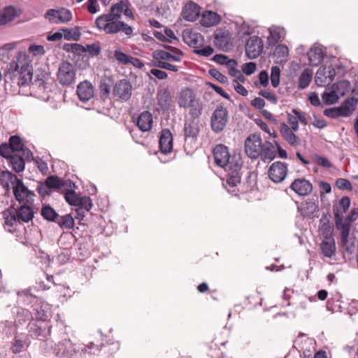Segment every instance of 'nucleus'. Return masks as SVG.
I'll list each match as a JSON object with an SVG mask.
<instances>
[{
	"instance_id": "nucleus-4",
	"label": "nucleus",
	"mask_w": 358,
	"mask_h": 358,
	"mask_svg": "<svg viewBox=\"0 0 358 358\" xmlns=\"http://www.w3.org/2000/svg\"><path fill=\"white\" fill-rule=\"evenodd\" d=\"M1 183L6 188L9 187L8 181L11 183L14 196L18 202L23 203L24 204L33 203L34 194L28 189L22 180L17 178L15 175L8 171H3L1 173Z\"/></svg>"
},
{
	"instance_id": "nucleus-9",
	"label": "nucleus",
	"mask_w": 358,
	"mask_h": 358,
	"mask_svg": "<svg viewBox=\"0 0 358 358\" xmlns=\"http://www.w3.org/2000/svg\"><path fill=\"white\" fill-rule=\"evenodd\" d=\"M229 119L228 111L226 108L218 106L210 117V127L215 133H220L225 128Z\"/></svg>"
},
{
	"instance_id": "nucleus-40",
	"label": "nucleus",
	"mask_w": 358,
	"mask_h": 358,
	"mask_svg": "<svg viewBox=\"0 0 358 358\" xmlns=\"http://www.w3.org/2000/svg\"><path fill=\"white\" fill-rule=\"evenodd\" d=\"M56 223L61 227L70 229L74 226V219L70 214L57 217Z\"/></svg>"
},
{
	"instance_id": "nucleus-23",
	"label": "nucleus",
	"mask_w": 358,
	"mask_h": 358,
	"mask_svg": "<svg viewBox=\"0 0 358 358\" xmlns=\"http://www.w3.org/2000/svg\"><path fill=\"white\" fill-rule=\"evenodd\" d=\"M200 14V7L194 2L189 1L185 6L182 10V15L185 20L190 22L195 21Z\"/></svg>"
},
{
	"instance_id": "nucleus-35",
	"label": "nucleus",
	"mask_w": 358,
	"mask_h": 358,
	"mask_svg": "<svg viewBox=\"0 0 358 358\" xmlns=\"http://www.w3.org/2000/svg\"><path fill=\"white\" fill-rule=\"evenodd\" d=\"M350 83L348 80H341L337 83H334L331 86V89L335 91L336 94L341 98L345 95L349 91Z\"/></svg>"
},
{
	"instance_id": "nucleus-5",
	"label": "nucleus",
	"mask_w": 358,
	"mask_h": 358,
	"mask_svg": "<svg viewBox=\"0 0 358 358\" xmlns=\"http://www.w3.org/2000/svg\"><path fill=\"white\" fill-rule=\"evenodd\" d=\"M87 350H94L93 352L90 351V354H95L99 350L97 345L90 343L89 346L80 344L78 346L73 345L70 340L64 339L59 342L55 348L54 352L57 356L64 357V358H71L74 355L80 352V355L85 353Z\"/></svg>"
},
{
	"instance_id": "nucleus-56",
	"label": "nucleus",
	"mask_w": 358,
	"mask_h": 358,
	"mask_svg": "<svg viewBox=\"0 0 358 358\" xmlns=\"http://www.w3.org/2000/svg\"><path fill=\"white\" fill-rule=\"evenodd\" d=\"M252 29L251 27L245 22H243L241 26L238 27V33L241 36V38L249 36L252 34Z\"/></svg>"
},
{
	"instance_id": "nucleus-12",
	"label": "nucleus",
	"mask_w": 358,
	"mask_h": 358,
	"mask_svg": "<svg viewBox=\"0 0 358 358\" xmlns=\"http://www.w3.org/2000/svg\"><path fill=\"white\" fill-rule=\"evenodd\" d=\"M133 92V87L129 81L122 79L117 82L113 87V96L120 99L122 101H128Z\"/></svg>"
},
{
	"instance_id": "nucleus-31",
	"label": "nucleus",
	"mask_w": 358,
	"mask_h": 358,
	"mask_svg": "<svg viewBox=\"0 0 358 358\" xmlns=\"http://www.w3.org/2000/svg\"><path fill=\"white\" fill-rule=\"evenodd\" d=\"M269 36L268 40L270 44H275L280 39L284 38L285 31L283 28L277 26H271L268 29Z\"/></svg>"
},
{
	"instance_id": "nucleus-48",
	"label": "nucleus",
	"mask_w": 358,
	"mask_h": 358,
	"mask_svg": "<svg viewBox=\"0 0 358 358\" xmlns=\"http://www.w3.org/2000/svg\"><path fill=\"white\" fill-rule=\"evenodd\" d=\"M45 183L49 189H59L64 185L62 181L58 177L55 176L48 177Z\"/></svg>"
},
{
	"instance_id": "nucleus-28",
	"label": "nucleus",
	"mask_w": 358,
	"mask_h": 358,
	"mask_svg": "<svg viewBox=\"0 0 358 358\" xmlns=\"http://www.w3.org/2000/svg\"><path fill=\"white\" fill-rule=\"evenodd\" d=\"M324 52L320 47L314 46L310 48L308 52L310 65L317 66L320 64L324 59Z\"/></svg>"
},
{
	"instance_id": "nucleus-57",
	"label": "nucleus",
	"mask_w": 358,
	"mask_h": 358,
	"mask_svg": "<svg viewBox=\"0 0 358 358\" xmlns=\"http://www.w3.org/2000/svg\"><path fill=\"white\" fill-rule=\"evenodd\" d=\"M259 94L273 104H276L278 103L276 96L273 93L266 90L259 91Z\"/></svg>"
},
{
	"instance_id": "nucleus-37",
	"label": "nucleus",
	"mask_w": 358,
	"mask_h": 358,
	"mask_svg": "<svg viewBox=\"0 0 358 358\" xmlns=\"http://www.w3.org/2000/svg\"><path fill=\"white\" fill-rule=\"evenodd\" d=\"M152 56L156 61L173 62V60H178V58L172 57L171 52L163 50L154 51Z\"/></svg>"
},
{
	"instance_id": "nucleus-53",
	"label": "nucleus",
	"mask_w": 358,
	"mask_h": 358,
	"mask_svg": "<svg viewBox=\"0 0 358 358\" xmlns=\"http://www.w3.org/2000/svg\"><path fill=\"white\" fill-rule=\"evenodd\" d=\"M155 66L156 67L169 70L173 72H177L178 71V66L173 65L167 62L164 61H155Z\"/></svg>"
},
{
	"instance_id": "nucleus-63",
	"label": "nucleus",
	"mask_w": 358,
	"mask_h": 358,
	"mask_svg": "<svg viewBox=\"0 0 358 358\" xmlns=\"http://www.w3.org/2000/svg\"><path fill=\"white\" fill-rule=\"evenodd\" d=\"M150 72L151 75L154 76L159 80H164L168 77V75L165 71L158 69H152Z\"/></svg>"
},
{
	"instance_id": "nucleus-6",
	"label": "nucleus",
	"mask_w": 358,
	"mask_h": 358,
	"mask_svg": "<svg viewBox=\"0 0 358 358\" xmlns=\"http://www.w3.org/2000/svg\"><path fill=\"white\" fill-rule=\"evenodd\" d=\"M178 104L185 109L189 108V114L193 117H199L202 113V104L196 98V94L189 88L182 89L178 94Z\"/></svg>"
},
{
	"instance_id": "nucleus-32",
	"label": "nucleus",
	"mask_w": 358,
	"mask_h": 358,
	"mask_svg": "<svg viewBox=\"0 0 358 358\" xmlns=\"http://www.w3.org/2000/svg\"><path fill=\"white\" fill-rule=\"evenodd\" d=\"M16 215L20 222H28L33 218L34 211L29 204H24L16 210Z\"/></svg>"
},
{
	"instance_id": "nucleus-36",
	"label": "nucleus",
	"mask_w": 358,
	"mask_h": 358,
	"mask_svg": "<svg viewBox=\"0 0 358 358\" xmlns=\"http://www.w3.org/2000/svg\"><path fill=\"white\" fill-rule=\"evenodd\" d=\"M263 160H272L275 157V148L272 143L266 142L262 146V152L260 155Z\"/></svg>"
},
{
	"instance_id": "nucleus-25",
	"label": "nucleus",
	"mask_w": 358,
	"mask_h": 358,
	"mask_svg": "<svg viewBox=\"0 0 358 358\" xmlns=\"http://www.w3.org/2000/svg\"><path fill=\"white\" fill-rule=\"evenodd\" d=\"M152 115L149 111L142 112L137 118V126L143 132L150 131L152 127Z\"/></svg>"
},
{
	"instance_id": "nucleus-20",
	"label": "nucleus",
	"mask_w": 358,
	"mask_h": 358,
	"mask_svg": "<svg viewBox=\"0 0 358 358\" xmlns=\"http://www.w3.org/2000/svg\"><path fill=\"white\" fill-rule=\"evenodd\" d=\"M77 94L80 101L86 102L94 96V87L89 81L81 82L77 86Z\"/></svg>"
},
{
	"instance_id": "nucleus-19",
	"label": "nucleus",
	"mask_w": 358,
	"mask_h": 358,
	"mask_svg": "<svg viewBox=\"0 0 358 358\" xmlns=\"http://www.w3.org/2000/svg\"><path fill=\"white\" fill-rule=\"evenodd\" d=\"M2 214L4 220V229L8 232H12L14 230V227L18 222H20L16 215V210L14 208L8 209L4 210Z\"/></svg>"
},
{
	"instance_id": "nucleus-13",
	"label": "nucleus",
	"mask_w": 358,
	"mask_h": 358,
	"mask_svg": "<svg viewBox=\"0 0 358 358\" xmlns=\"http://www.w3.org/2000/svg\"><path fill=\"white\" fill-rule=\"evenodd\" d=\"M264 43L261 38L254 36L250 37L245 44V54L250 59H256L262 52Z\"/></svg>"
},
{
	"instance_id": "nucleus-38",
	"label": "nucleus",
	"mask_w": 358,
	"mask_h": 358,
	"mask_svg": "<svg viewBox=\"0 0 358 358\" xmlns=\"http://www.w3.org/2000/svg\"><path fill=\"white\" fill-rule=\"evenodd\" d=\"M34 310L35 311V316L37 320L45 322L49 318L50 313L48 304L36 307Z\"/></svg>"
},
{
	"instance_id": "nucleus-2",
	"label": "nucleus",
	"mask_w": 358,
	"mask_h": 358,
	"mask_svg": "<svg viewBox=\"0 0 358 358\" xmlns=\"http://www.w3.org/2000/svg\"><path fill=\"white\" fill-rule=\"evenodd\" d=\"M215 164L227 172L226 183L234 187L241 182L240 171L243 166L241 155L234 152L230 155L229 149L223 144L217 145L213 149Z\"/></svg>"
},
{
	"instance_id": "nucleus-55",
	"label": "nucleus",
	"mask_w": 358,
	"mask_h": 358,
	"mask_svg": "<svg viewBox=\"0 0 358 358\" xmlns=\"http://www.w3.org/2000/svg\"><path fill=\"white\" fill-rule=\"evenodd\" d=\"M228 71H229V74L231 76L234 78V80L233 82L244 83L245 81V77L243 76V75L239 70H238L236 69H233L228 70Z\"/></svg>"
},
{
	"instance_id": "nucleus-61",
	"label": "nucleus",
	"mask_w": 358,
	"mask_h": 358,
	"mask_svg": "<svg viewBox=\"0 0 358 358\" xmlns=\"http://www.w3.org/2000/svg\"><path fill=\"white\" fill-rule=\"evenodd\" d=\"M287 120L289 124L291 125V129L294 131H296L299 129V122L296 115H293L290 113L287 114Z\"/></svg>"
},
{
	"instance_id": "nucleus-1",
	"label": "nucleus",
	"mask_w": 358,
	"mask_h": 358,
	"mask_svg": "<svg viewBox=\"0 0 358 358\" xmlns=\"http://www.w3.org/2000/svg\"><path fill=\"white\" fill-rule=\"evenodd\" d=\"M122 13L127 17L134 18L133 13L129 8L127 1H119L111 6L109 13L98 17L96 20L98 29L104 31L108 34H113L122 31L126 35H131L132 28L120 20Z\"/></svg>"
},
{
	"instance_id": "nucleus-33",
	"label": "nucleus",
	"mask_w": 358,
	"mask_h": 358,
	"mask_svg": "<svg viewBox=\"0 0 358 358\" xmlns=\"http://www.w3.org/2000/svg\"><path fill=\"white\" fill-rule=\"evenodd\" d=\"M184 132L186 139L188 138H196L199 134V127L196 122L189 120L185 124Z\"/></svg>"
},
{
	"instance_id": "nucleus-18",
	"label": "nucleus",
	"mask_w": 358,
	"mask_h": 358,
	"mask_svg": "<svg viewBox=\"0 0 358 358\" xmlns=\"http://www.w3.org/2000/svg\"><path fill=\"white\" fill-rule=\"evenodd\" d=\"M21 13V10L14 6H9L5 7L0 11V26L8 24L15 17L20 16Z\"/></svg>"
},
{
	"instance_id": "nucleus-15",
	"label": "nucleus",
	"mask_w": 358,
	"mask_h": 358,
	"mask_svg": "<svg viewBox=\"0 0 358 358\" xmlns=\"http://www.w3.org/2000/svg\"><path fill=\"white\" fill-rule=\"evenodd\" d=\"M336 76V71L331 66H321L316 72L315 83L322 87L331 83Z\"/></svg>"
},
{
	"instance_id": "nucleus-26",
	"label": "nucleus",
	"mask_w": 358,
	"mask_h": 358,
	"mask_svg": "<svg viewBox=\"0 0 358 358\" xmlns=\"http://www.w3.org/2000/svg\"><path fill=\"white\" fill-rule=\"evenodd\" d=\"M320 249L324 256L331 257L336 252V244L331 236H326L320 244Z\"/></svg>"
},
{
	"instance_id": "nucleus-60",
	"label": "nucleus",
	"mask_w": 358,
	"mask_h": 358,
	"mask_svg": "<svg viewBox=\"0 0 358 358\" xmlns=\"http://www.w3.org/2000/svg\"><path fill=\"white\" fill-rule=\"evenodd\" d=\"M210 74L221 83H227V78L216 69L210 70Z\"/></svg>"
},
{
	"instance_id": "nucleus-43",
	"label": "nucleus",
	"mask_w": 358,
	"mask_h": 358,
	"mask_svg": "<svg viewBox=\"0 0 358 358\" xmlns=\"http://www.w3.org/2000/svg\"><path fill=\"white\" fill-rule=\"evenodd\" d=\"M357 102L354 99H347L341 106V115L343 117L350 115L355 110Z\"/></svg>"
},
{
	"instance_id": "nucleus-52",
	"label": "nucleus",
	"mask_w": 358,
	"mask_h": 358,
	"mask_svg": "<svg viewBox=\"0 0 358 358\" xmlns=\"http://www.w3.org/2000/svg\"><path fill=\"white\" fill-rule=\"evenodd\" d=\"M79 197L80 196L72 190H68L64 194V198L66 202L71 206H76L78 204Z\"/></svg>"
},
{
	"instance_id": "nucleus-16",
	"label": "nucleus",
	"mask_w": 358,
	"mask_h": 358,
	"mask_svg": "<svg viewBox=\"0 0 358 358\" xmlns=\"http://www.w3.org/2000/svg\"><path fill=\"white\" fill-rule=\"evenodd\" d=\"M215 45L222 51H228L233 48V38L228 31L217 33L214 40Z\"/></svg>"
},
{
	"instance_id": "nucleus-27",
	"label": "nucleus",
	"mask_w": 358,
	"mask_h": 358,
	"mask_svg": "<svg viewBox=\"0 0 358 358\" xmlns=\"http://www.w3.org/2000/svg\"><path fill=\"white\" fill-rule=\"evenodd\" d=\"M157 99L162 110H167L171 106L172 97L166 89H162L157 92Z\"/></svg>"
},
{
	"instance_id": "nucleus-42",
	"label": "nucleus",
	"mask_w": 358,
	"mask_h": 358,
	"mask_svg": "<svg viewBox=\"0 0 358 358\" xmlns=\"http://www.w3.org/2000/svg\"><path fill=\"white\" fill-rule=\"evenodd\" d=\"M313 71L306 69L301 74L299 80V87L301 89L307 87L312 80Z\"/></svg>"
},
{
	"instance_id": "nucleus-11",
	"label": "nucleus",
	"mask_w": 358,
	"mask_h": 358,
	"mask_svg": "<svg viewBox=\"0 0 358 358\" xmlns=\"http://www.w3.org/2000/svg\"><path fill=\"white\" fill-rule=\"evenodd\" d=\"M45 16L50 23L53 24L66 23L72 20L71 12L64 8L59 10L49 9Z\"/></svg>"
},
{
	"instance_id": "nucleus-49",
	"label": "nucleus",
	"mask_w": 358,
	"mask_h": 358,
	"mask_svg": "<svg viewBox=\"0 0 358 358\" xmlns=\"http://www.w3.org/2000/svg\"><path fill=\"white\" fill-rule=\"evenodd\" d=\"M280 69L278 66H274L271 70V83L273 87H277L280 83Z\"/></svg>"
},
{
	"instance_id": "nucleus-51",
	"label": "nucleus",
	"mask_w": 358,
	"mask_h": 358,
	"mask_svg": "<svg viewBox=\"0 0 358 358\" xmlns=\"http://www.w3.org/2000/svg\"><path fill=\"white\" fill-rule=\"evenodd\" d=\"M78 204L76 206L82 208L86 211H90L92 206V199L89 196L79 197Z\"/></svg>"
},
{
	"instance_id": "nucleus-64",
	"label": "nucleus",
	"mask_w": 358,
	"mask_h": 358,
	"mask_svg": "<svg viewBox=\"0 0 358 358\" xmlns=\"http://www.w3.org/2000/svg\"><path fill=\"white\" fill-rule=\"evenodd\" d=\"M336 185L339 189H348L352 187L350 182L344 178L338 179L336 180Z\"/></svg>"
},
{
	"instance_id": "nucleus-54",
	"label": "nucleus",
	"mask_w": 358,
	"mask_h": 358,
	"mask_svg": "<svg viewBox=\"0 0 358 358\" xmlns=\"http://www.w3.org/2000/svg\"><path fill=\"white\" fill-rule=\"evenodd\" d=\"M13 152L10 144L3 143L0 145V155L2 157L10 159L14 155Z\"/></svg>"
},
{
	"instance_id": "nucleus-62",
	"label": "nucleus",
	"mask_w": 358,
	"mask_h": 358,
	"mask_svg": "<svg viewBox=\"0 0 358 358\" xmlns=\"http://www.w3.org/2000/svg\"><path fill=\"white\" fill-rule=\"evenodd\" d=\"M358 219V208H352L350 212L349 215H348L345 218L343 217L344 222H348L351 224V222L357 220Z\"/></svg>"
},
{
	"instance_id": "nucleus-21",
	"label": "nucleus",
	"mask_w": 358,
	"mask_h": 358,
	"mask_svg": "<svg viewBox=\"0 0 358 358\" xmlns=\"http://www.w3.org/2000/svg\"><path fill=\"white\" fill-rule=\"evenodd\" d=\"M159 143L161 152L163 154L166 155L172 151L173 137L171 132L169 129L162 130Z\"/></svg>"
},
{
	"instance_id": "nucleus-47",
	"label": "nucleus",
	"mask_w": 358,
	"mask_h": 358,
	"mask_svg": "<svg viewBox=\"0 0 358 358\" xmlns=\"http://www.w3.org/2000/svg\"><path fill=\"white\" fill-rule=\"evenodd\" d=\"M323 102L326 105H331L338 102L340 97L336 94L332 89L330 92H325L322 95Z\"/></svg>"
},
{
	"instance_id": "nucleus-41",
	"label": "nucleus",
	"mask_w": 358,
	"mask_h": 358,
	"mask_svg": "<svg viewBox=\"0 0 358 358\" xmlns=\"http://www.w3.org/2000/svg\"><path fill=\"white\" fill-rule=\"evenodd\" d=\"M46 327H48V333H50V327L47 326V324H32L30 328V332L36 337L45 336L46 335Z\"/></svg>"
},
{
	"instance_id": "nucleus-22",
	"label": "nucleus",
	"mask_w": 358,
	"mask_h": 358,
	"mask_svg": "<svg viewBox=\"0 0 358 358\" xmlns=\"http://www.w3.org/2000/svg\"><path fill=\"white\" fill-rule=\"evenodd\" d=\"M14 76H17V83L19 86H25L31 82L32 72L29 65H23L20 70H15Z\"/></svg>"
},
{
	"instance_id": "nucleus-58",
	"label": "nucleus",
	"mask_w": 358,
	"mask_h": 358,
	"mask_svg": "<svg viewBox=\"0 0 358 358\" xmlns=\"http://www.w3.org/2000/svg\"><path fill=\"white\" fill-rule=\"evenodd\" d=\"M257 69V65L255 62H248L242 67L243 72L247 76H250L255 73Z\"/></svg>"
},
{
	"instance_id": "nucleus-8",
	"label": "nucleus",
	"mask_w": 358,
	"mask_h": 358,
	"mask_svg": "<svg viewBox=\"0 0 358 358\" xmlns=\"http://www.w3.org/2000/svg\"><path fill=\"white\" fill-rule=\"evenodd\" d=\"M76 70L73 64L68 62L60 64L57 73V78L62 86H69L75 82Z\"/></svg>"
},
{
	"instance_id": "nucleus-7",
	"label": "nucleus",
	"mask_w": 358,
	"mask_h": 358,
	"mask_svg": "<svg viewBox=\"0 0 358 358\" xmlns=\"http://www.w3.org/2000/svg\"><path fill=\"white\" fill-rule=\"evenodd\" d=\"M182 38L186 44L194 48V52L199 55L209 57L213 53V49L211 46L203 47L204 38L199 33L186 29L182 32Z\"/></svg>"
},
{
	"instance_id": "nucleus-10",
	"label": "nucleus",
	"mask_w": 358,
	"mask_h": 358,
	"mask_svg": "<svg viewBox=\"0 0 358 358\" xmlns=\"http://www.w3.org/2000/svg\"><path fill=\"white\" fill-rule=\"evenodd\" d=\"M263 145L259 135H250L245 141V152L250 158L256 159L261 155Z\"/></svg>"
},
{
	"instance_id": "nucleus-46",
	"label": "nucleus",
	"mask_w": 358,
	"mask_h": 358,
	"mask_svg": "<svg viewBox=\"0 0 358 358\" xmlns=\"http://www.w3.org/2000/svg\"><path fill=\"white\" fill-rule=\"evenodd\" d=\"M273 54L280 62L285 61L289 55L288 47L285 45H278L275 47Z\"/></svg>"
},
{
	"instance_id": "nucleus-45",
	"label": "nucleus",
	"mask_w": 358,
	"mask_h": 358,
	"mask_svg": "<svg viewBox=\"0 0 358 358\" xmlns=\"http://www.w3.org/2000/svg\"><path fill=\"white\" fill-rule=\"evenodd\" d=\"M63 49L78 55H80L86 51L85 48L78 43H66L64 45Z\"/></svg>"
},
{
	"instance_id": "nucleus-59",
	"label": "nucleus",
	"mask_w": 358,
	"mask_h": 358,
	"mask_svg": "<svg viewBox=\"0 0 358 358\" xmlns=\"http://www.w3.org/2000/svg\"><path fill=\"white\" fill-rule=\"evenodd\" d=\"M324 114L325 116L332 118L342 116L340 107L326 109L324 111Z\"/></svg>"
},
{
	"instance_id": "nucleus-50",
	"label": "nucleus",
	"mask_w": 358,
	"mask_h": 358,
	"mask_svg": "<svg viewBox=\"0 0 358 358\" xmlns=\"http://www.w3.org/2000/svg\"><path fill=\"white\" fill-rule=\"evenodd\" d=\"M114 58L120 63L122 64H129L131 56L124 53L120 49H117L114 51Z\"/></svg>"
},
{
	"instance_id": "nucleus-14",
	"label": "nucleus",
	"mask_w": 358,
	"mask_h": 358,
	"mask_svg": "<svg viewBox=\"0 0 358 358\" xmlns=\"http://www.w3.org/2000/svg\"><path fill=\"white\" fill-rule=\"evenodd\" d=\"M288 172L287 164L285 162H275L273 163L268 170V176L270 179L275 182H282Z\"/></svg>"
},
{
	"instance_id": "nucleus-39",
	"label": "nucleus",
	"mask_w": 358,
	"mask_h": 358,
	"mask_svg": "<svg viewBox=\"0 0 358 358\" xmlns=\"http://www.w3.org/2000/svg\"><path fill=\"white\" fill-rule=\"evenodd\" d=\"M10 164L13 169L17 173L22 171L24 169V160L22 157L15 154L10 159Z\"/></svg>"
},
{
	"instance_id": "nucleus-17",
	"label": "nucleus",
	"mask_w": 358,
	"mask_h": 358,
	"mask_svg": "<svg viewBox=\"0 0 358 358\" xmlns=\"http://www.w3.org/2000/svg\"><path fill=\"white\" fill-rule=\"evenodd\" d=\"M290 188L299 196H307L313 191L311 182L304 178L295 179L290 185Z\"/></svg>"
},
{
	"instance_id": "nucleus-29",
	"label": "nucleus",
	"mask_w": 358,
	"mask_h": 358,
	"mask_svg": "<svg viewBox=\"0 0 358 358\" xmlns=\"http://www.w3.org/2000/svg\"><path fill=\"white\" fill-rule=\"evenodd\" d=\"M220 21V15L213 11L203 13L201 18V24L207 27L216 25Z\"/></svg>"
},
{
	"instance_id": "nucleus-44",
	"label": "nucleus",
	"mask_w": 358,
	"mask_h": 358,
	"mask_svg": "<svg viewBox=\"0 0 358 358\" xmlns=\"http://www.w3.org/2000/svg\"><path fill=\"white\" fill-rule=\"evenodd\" d=\"M41 215L45 220L55 222L58 217V214L56 211L49 206L42 208Z\"/></svg>"
},
{
	"instance_id": "nucleus-3",
	"label": "nucleus",
	"mask_w": 358,
	"mask_h": 358,
	"mask_svg": "<svg viewBox=\"0 0 358 358\" xmlns=\"http://www.w3.org/2000/svg\"><path fill=\"white\" fill-rule=\"evenodd\" d=\"M350 206V199L348 196H343L338 203L334 206V215L335 225L340 231L341 244L348 252L352 253L355 244L353 238L350 237L351 225L348 222L343 221V215Z\"/></svg>"
},
{
	"instance_id": "nucleus-24",
	"label": "nucleus",
	"mask_w": 358,
	"mask_h": 358,
	"mask_svg": "<svg viewBox=\"0 0 358 358\" xmlns=\"http://www.w3.org/2000/svg\"><path fill=\"white\" fill-rule=\"evenodd\" d=\"M280 131L283 138L291 145L298 146L300 145L299 138L294 134V131L285 123L280 124Z\"/></svg>"
},
{
	"instance_id": "nucleus-30",
	"label": "nucleus",
	"mask_w": 358,
	"mask_h": 358,
	"mask_svg": "<svg viewBox=\"0 0 358 358\" xmlns=\"http://www.w3.org/2000/svg\"><path fill=\"white\" fill-rule=\"evenodd\" d=\"M9 144L14 152L22 151L23 156L27 159H30L31 152L29 150H23V143L22 139L18 136H13L9 139Z\"/></svg>"
},
{
	"instance_id": "nucleus-34",
	"label": "nucleus",
	"mask_w": 358,
	"mask_h": 358,
	"mask_svg": "<svg viewBox=\"0 0 358 358\" xmlns=\"http://www.w3.org/2000/svg\"><path fill=\"white\" fill-rule=\"evenodd\" d=\"M60 31H62L63 37L68 41H78L80 39L81 33L78 27L72 28H63Z\"/></svg>"
}]
</instances>
